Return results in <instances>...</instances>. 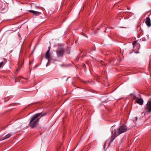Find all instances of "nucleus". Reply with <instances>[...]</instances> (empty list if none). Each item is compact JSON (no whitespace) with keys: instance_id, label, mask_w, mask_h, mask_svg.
I'll return each instance as SVG.
<instances>
[{"instance_id":"obj_13","label":"nucleus","mask_w":151,"mask_h":151,"mask_svg":"<svg viewBox=\"0 0 151 151\" xmlns=\"http://www.w3.org/2000/svg\"><path fill=\"white\" fill-rule=\"evenodd\" d=\"M137 43V42L136 41L134 42L133 43V46L134 47H135V46L134 45H135Z\"/></svg>"},{"instance_id":"obj_17","label":"nucleus","mask_w":151,"mask_h":151,"mask_svg":"<svg viewBox=\"0 0 151 151\" xmlns=\"http://www.w3.org/2000/svg\"><path fill=\"white\" fill-rule=\"evenodd\" d=\"M18 36H19V37H20V34H18Z\"/></svg>"},{"instance_id":"obj_4","label":"nucleus","mask_w":151,"mask_h":151,"mask_svg":"<svg viewBox=\"0 0 151 151\" xmlns=\"http://www.w3.org/2000/svg\"><path fill=\"white\" fill-rule=\"evenodd\" d=\"M114 127L113 126L112 127L111 129L113 130L112 132V135L111 137L110 143H111L114 140L115 138L118 136L119 135L116 132V130L115 129H114L113 130Z\"/></svg>"},{"instance_id":"obj_21","label":"nucleus","mask_w":151,"mask_h":151,"mask_svg":"<svg viewBox=\"0 0 151 151\" xmlns=\"http://www.w3.org/2000/svg\"><path fill=\"white\" fill-rule=\"evenodd\" d=\"M84 36H86V35H85V34H84V35H83Z\"/></svg>"},{"instance_id":"obj_2","label":"nucleus","mask_w":151,"mask_h":151,"mask_svg":"<svg viewBox=\"0 0 151 151\" xmlns=\"http://www.w3.org/2000/svg\"><path fill=\"white\" fill-rule=\"evenodd\" d=\"M127 129V127L126 125H122L117 129L118 132L117 133L119 135L126 132Z\"/></svg>"},{"instance_id":"obj_20","label":"nucleus","mask_w":151,"mask_h":151,"mask_svg":"<svg viewBox=\"0 0 151 151\" xmlns=\"http://www.w3.org/2000/svg\"><path fill=\"white\" fill-rule=\"evenodd\" d=\"M106 29L105 30L104 32H106Z\"/></svg>"},{"instance_id":"obj_3","label":"nucleus","mask_w":151,"mask_h":151,"mask_svg":"<svg viewBox=\"0 0 151 151\" xmlns=\"http://www.w3.org/2000/svg\"><path fill=\"white\" fill-rule=\"evenodd\" d=\"M65 52L64 49L62 47L58 48L57 51L56 53L58 57H60L63 56Z\"/></svg>"},{"instance_id":"obj_8","label":"nucleus","mask_w":151,"mask_h":151,"mask_svg":"<svg viewBox=\"0 0 151 151\" xmlns=\"http://www.w3.org/2000/svg\"><path fill=\"white\" fill-rule=\"evenodd\" d=\"M29 12L33 14L34 15H35L36 16H38L41 13L40 12L32 10H29Z\"/></svg>"},{"instance_id":"obj_10","label":"nucleus","mask_w":151,"mask_h":151,"mask_svg":"<svg viewBox=\"0 0 151 151\" xmlns=\"http://www.w3.org/2000/svg\"><path fill=\"white\" fill-rule=\"evenodd\" d=\"M50 57V54H45V57L48 60L49 59Z\"/></svg>"},{"instance_id":"obj_1","label":"nucleus","mask_w":151,"mask_h":151,"mask_svg":"<svg viewBox=\"0 0 151 151\" xmlns=\"http://www.w3.org/2000/svg\"><path fill=\"white\" fill-rule=\"evenodd\" d=\"M42 113H39L33 115L31 117V119L29 122V124L31 128H33L35 127L37 123H38L40 118L38 117L41 116V117L46 115V114L41 115Z\"/></svg>"},{"instance_id":"obj_9","label":"nucleus","mask_w":151,"mask_h":151,"mask_svg":"<svg viewBox=\"0 0 151 151\" xmlns=\"http://www.w3.org/2000/svg\"><path fill=\"white\" fill-rule=\"evenodd\" d=\"M11 136V134H6L3 140L6 139L8 138H9Z\"/></svg>"},{"instance_id":"obj_6","label":"nucleus","mask_w":151,"mask_h":151,"mask_svg":"<svg viewBox=\"0 0 151 151\" xmlns=\"http://www.w3.org/2000/svg\"><path fill=\"white\" fill-rule=\"evenodd\" d=\"M134 97L135 98L137 99L136 101V103H138L140 105H142L143 104V100L141 98H137L136 96H134Z\"/></svg>"},{"instance_id":"obj_18","label":"nucleus","mask_w":151,"mask_h":151,"mask_svg":"<svg viewBox=\"0 0 151 151\" xmlns=\"http://www.w3.org/2000/svg\"><path fill=\"white\" fill-rule=\"evenodd\" d=\"M19 65H19V64H18V68H19Z\"/></svg>"},{"instance_id":"obj_22","label":"nucleus","mask_w":151,"mask_h":151,"mask_svg":"<svg viewBox=\"0 0 151 151\" xmlns=\"http://www.w3.org/2000/svg\"><path fill=\"white\" fill-rule=\"evenodd\" d=\"M31 63V62H30L29 63V64H30Z\"/></svg>"},{"instance_id":"obj_16","label":"nucleus","mask_w":151,"mask_h":151,"mask_svg":"<svg viewBox=\"0 0 151 151\" xmlns=\"http://www.w3.org/2000/svg\"><path fill=\"white\" fill-rule=\"evenodd\" d=\"M141 31H141V34H140L142 35V32Z\"/></svg>"},{"instance_id":"obj_5","label":"nucleus","mask_w":151,"mask_h":151,"mask_svg":"<svg viewBox=\"0 0 151 151\" xmlns=\"http://www.w3.org/2000/svg\"><path fill=\"white\" fill-rule=\"evenodd\" d=\"M145 109L147 113L151 112V99L147 103L145 107Z\"/></svg>"},{"instance_id":"obj_11","label":"nucleus","mask_w":151,"mask_h":151,"mask_svg":"<svg viewBox=\"0 0 151 151\" xmlns=\"http://www.w3.org/2000/svg\"><path fill=\"white\" fill-rule=\"evenodd\" d=\"M21 77H22L21 76H19V78H15V82H16L17 81H18L19 82V79H20V78H21Z\"/></svg>"},{"instance_id":"obj_14","label":"nucleus","mask_w":151,"mask_h":151,"mask_svg":"<svg viewBox=\"0 0 151 151\" xmlns=\"http://www.w3.org/2000/svg\"><path fill=\"white\" fill-rule=\"evenodd\" d=\"M49 49L46 52L45 54H50L49 53V51H50V47H49Z\"/></svg>"},{"instance_id":"obj_19","label":"nucleus","mask_w":151,"mask_h":151,"mask_svg":"<svg viewBox=\"0 0 151 151\" xmlns=\"http://www.w3.org/2000/svg\"><path fill=\"white\" fill-rule=\"evenodd\" d=\"M110 28V29H113V27H111L110 28Z\"/></svg>"},{"instance_id":"obj_15","label":"nucleus","mask_w":151,"mask_h":151,"mask_svg":"<svg viewBox=\"0 0 151 151\" xmlns=\"http://www.w3.org/2000/svg\"><path fill=\"white\" fill-rule=\"evenodd\" d=\"M48 64H49V63H48H48H47V64H46V66H47L48 65Z\"/></svg>"},{"instance_id":"obj_12","label":"nucleus","mask_w":151,"mask_h":151,"mask_svg":"<svg viewBox=\"0 0 151 151\" xmlns=\"http://www.w3.org/2000/svg\"><path fill=\"white\" fill-rule=\"evenodd\" d=\"M4 65V62H2L0 63V68L3 66Z\"/></svg>"},{"instance_id":"obj_7","label":"nucleus","mask_w":151,"mask_h":151,"mask_svg":"<svg viewBox=\"0 0 151 151\" xmlns=\"http://www.w3.org/2000/svg\"><path fill=\"white\" fill-rule=\"evenodd\" d=\"M145 22L147 26L150 27L151 26V20L149 17H147L145 20Z\"/></svg>"}]
</instances>
